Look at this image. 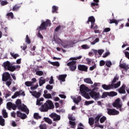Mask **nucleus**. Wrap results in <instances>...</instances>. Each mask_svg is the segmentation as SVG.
Masks as SVG:
<instances>
[{
	"label": "nucleus",
	"instance_id": "obj_59",
	"mask_svg": "<svg viewBox=\"0 0 129 129\" xmlns=\"http://www.w3.org/2000/svg\"><path fill=\"white\" fill-rule=\"evenodd\" d=\"M49 84H53L54 83V79H53V76L50 77V79L49 81Z\"/></svg>",
	"mask_w": 129,
	"mask_h": 129
},
{
	"label": "nucleus",
	"instance_id": "obj_49",
	"mask_svg": "<svg viewBox=\"0 0 129 129\" xmlns=\"http://www.w3.org/2000/svg\"><path fill=\"white\" fill-rule=\"evenodd\" d=\"M25 42L27 44H31V40L30 39V38L29 37V35H26Z\"/></svg>",
	"mask_w": 129,
	"mask_h": 129
},
{
	"label": "nucleus",
	"instance_id": "obj_15",
	"mask_svg": "<svg viewBox=\"0 0 129 129\" xmlns=\"http://www.w3.org/2000/svg\"><path fill=\"white\" fill-rule=\"evenodd\" d=\"M94 3L91 4V7L94 10L95 9H98L99 8L98 3H99V0H94Z\"/></svg>",
	"mask_w": 129,
	"mask_h": 129
},
{
	"label": "nucleus",
	"instance_id": "obj_13",
	"mask_svg": "<svg viewBox=\"0 0 129 129\" xmlns=\"http://www.w3.org/2000/svg\"><path fill=\"white\" fill-rule=\"evenodd\" d=\"M18 109H20L21 111H24L25 113H26V114H29L30 112V110H29L27 106L24 104L22 106L21 105V106H20V107H19Z\"/></svg>",
	"mask_w": 129,
	"mask_h": 129
},
{
	"label": "nucleus",
	"instance_id": "obj_7",
	"mask_svg": "<svg viewBox=\"0 0 129 129\" xmlns=\"http://www.w3.org/2000/svg\"><path fill=\"white\" fill-rule=\"evenodd\" d=\"M107 113L109 115H117L119 114V111L116 110L115 109L107 108Z\"/></svg>",
	"mask_w": 129,
	"mask_h": 129
},
{
	"label": "nucleus",
	"instance_id": "obj_41",
	"mask_svg": "<svg viewBox=\"0 0 129 129\" xmlns=\"http://www.w3.org/2000/svg\"><path fill=\"white\" fill-rule=\"evenodd\" d=\"M116 95H117V93L114 92V91H112L110 92H109V96H111V97H113V96H116Z\"/></svg>",
	"mask_w": 129,
	"mask_h": 129
},
{
	"label": "nucleus",
	"instance_id": "obj_47",
	"mask_svg": "<svg viewBox=\"0 0 129 129\" xmlns=\"http://www.w3.org/2000/svg\"><path fill=\"white\" fill-rule=\"evenodd\" d=\"M120 86V81L118 82L117 83L113 85V88H117Z\"/></svg>",
	"mask_w": 129,
	"mask_h": 129
},
{
	"label": "nucleus",
	"instance_id": "obj_61",
	"mask_svg": "<svg viewBox=\"0 0 129 129\" xmlns=\"http://www.w3.org/2000/svg\"><path fill=\"white\" fill-rule=\"evenodd\" d=\"M82 49H89V46H88V45H86V44H84L83 45H82Z\"/></svg>",
	"mask_w": 129,
	"mask_h": 129
},
{
	"label": "nucleus",
	"instance_id": "obj_55",
	"mask_svg": "<svg viewBox=\"0 0 129 129\" xmlns=\"http://www.w3.org/2000/svg\"><path fill=\"white\" fill-rule=\"evenodd\" d=\"M0 3H1V6H6V5H8V4H9V2H8L7 1H2Z\"/></svg>",
	"mask_w": 129,
	"mask_h": 129
},
{
	"label": "nucleus",
	"instance_id": "obj_23",
	"mask_svg": "<svg viewBox=\"0 0 129 129\" xmlns=\"http://www.w3.org/2000/svg\"><path fill=\"white\" fill-rule=\"evenodd\" d=\"M45 83H46V80L43 77H41L39 81V86H42V85L45 84Z\"/></svg>",
	"mask_w": 129,
	"mask_h": 129
},
{
	"label": "nucleus",
	"instance_id": "obj_36",
	"mask_svg": "<svg viewBox=\"0 0 129 129\" xmlns=\"http://www.w3.org/2000/svg\"><path fill=\"white\" fill-rule=\"evenodd\" d=\"M89 123L90 125H93L94 124V118L93 117L89 118Z\"/></svg>",
	"mask_w": 129,
	"mask_h": 129
},
{
	"label": "nucleus",
	"instance_id": "obj_35",
	"mask_svg": "<svg viewBox=\"0 0 129 129\" xmlns=\"http://www.w3.org/2000/svg\"><path fill=\"white\" fill-rule=\"evenodd\" d=\"M10 55L12 57H13L14 59H17L18 57H20V54L18 53H14L13 52H10Z\"/></svg>",
	"mask_w": 129,
	"mask_h": 129
},
{
	"label": "nucleus",
	"instance_id": "obj_17",
	"mask_svg": "<svg viewBox=\"0 0 129 129\" xmlns=\"http://www.w3.org/2000/svg\"><path fill=\"white\" fill-rule=\"evenodd\" d=\"M17 117H20L21 119H25L27 117V115L25 113H22L20 111H17Z\"/></svg>",
	"mask_w": 129,
	"mask_h": 129
},
{
	"label": "nucleus",
	"instance_id": "obj_14",
	"mask_svg": "<svg viewBox=\"0 0 129 129\" xmlns=\"http://www.w3.org/2000/svg\"><path fill=\"white\" fill-rule=\"evenodd\" d=\"M78 69L80 71H84L85 72H87L88 68L86 66L83 64H79L78 66Z\"/></svg>",
	"mask_w": 129,
	"mask_h": 129
},
{
	"label": "nucleus",
	"instance_id": "obj_37",
	"mask_svg": "<svg viewBox=\"0 0 129 129\" xmlns=\"http://www.w3.org/2000/svg\"><path fill=\"white\" fill-rule=\"evenodd\" d=\"M0 125H2V126L5 125V119L3 118L2 116H0Z\"/></svg>",
	"mask_w": 129,
	"mask_h": 129
},
{
	"label": "nucleus",
	"instance_id": "obj_50",
	"mask_svg": "<svg viewBox=\"0 0 129 129\" xmlns=\"http://www.w3.org/2000/svg\"><path fill=\"white\" fill-rule=\"evenodd\" d=\"M112 65V63L111 62V61L108 60L106 62V66L108 68H110V66Z\"/></svg>",
	"mask_w": 129,
	"mask_h": 129
},
{
	"label": "nucleus",
	"instance_id": "obj_24",
	"mask_svg": "<svg viewBox=\"0 0 129 129\" xmlns=\"http://www.w3.org/2000/svg\"><path fill=\"white\" fill-rule=\"evenodd\" d=\"M74 102L76 104H78L80 101H81V96H79L77 97V98H75L73 99Z\"/></svg>",
	"mask_w": 129,
	"mask_h": 129
},
{
	"label": "nucleus",
	"instance_id": "obj_8",
	"mask_svg": "<svg viewBox=\"0 0 129 129\" xmlns=\"http://www.w3.org/2000/svg\"><path fill=\"white\" fill-rule=\"evenodd\" d=\"M12 79V77H11V75L8 72H5L3 74L2 76V81L4 82H7L8 80H10Z\"/></svg>",
	"mask_w": 129,
	"mask_h": 129
},
{
	"label": "nucleus",
	"instance_id": "obj_9",
	"mask_svg": "<svg viewBox=\"0 0 129 129\" xmlns=\"http://www.w3.org/2000/svg\"><path fill=\"white\" fill-rule=\"evenodd\" d=\"M91 23V29H93V27H94V25H95V18L93 16H90L88 18V20L87 21V24H89Z\"/></svg>",
	"mask_w": 129,
	"mask_h": 129
},
{
	"label": "nucleus",
	"instance_id": "obj_53",
	"mask_svg": "<svg viewBox=\"0 0 129 129\" xmlns=\"http://www.w3.org/2000/svg\"><path fill=\"white\" fill-rule=\"evenodd\" d=\"M98 42H99V38H97L94 41L92 42L91 44V45H95V44H96V43H98Z\"/></svg>",
	"mask_w": 129,
	"mask_h": 129
},
{
	"label": "nucleus",
	"instance_id": "obj_4",
	"mask_svg": "<svg viewBox=\"0 0 129 129\" xmlns=\"http://www.w3.org/2000/svg\"><path fill=\"white\" fill-rule=\"evenodd\" d=\"M50 26H51V21L47 19L45 22L41 23L40 27L37 28V30L39 29L40 31H43V30H46V29H47V27Z\"/></svg>",
	"mask_w": 129,
	"mask_h": 129
},
{
	"label": "nucleus",
	"instance_id": "obj_38",
	"mask_svg": "<svg viewBox=\"0 0 129 129\" xmlns=\"http://www.w3.org/2000/svg\"><path fill=\"white\" fill-rule=\"evenodd\" d=\"M44 121H45L46 122H47V123H49V124H52V120H51V119L48 117H44Z\"/></svg>",
	"mask_w": 129,
	"mask_h": 129
},
{
	"label": "nucleus",
	"instance_id": "obj_40",
	"mask_svg": "<svg viewBox=\"0 0 129 129\" xmlns=\"http://www.w3.org/2000/svg\"><path fill=\"white\" fill-rule=\"evenodd\" d=\"M25 84L27 87H30V86H33V82L31 81H27L25 83Z\"/></svg>",
	"mask_w": 129,
	"mask_h": 129
},
{
	"label": "nucleus",
	"instance_id": "obj_5",
	"mask_svg": "<svg viewBox=\"0 0 129 129\" xmlns=\"http://www.w3.org/2000/svg\"><path fill=\"white\" fill-rule=\"evenodd\" d=\"M67 66H69L70 68V70L71 71H75L76 68H77V66H76V61H72L67 63Z\"/></svg>",
	"mask_w": 129,
	"mask_h": 129
},
{
	"label": "nucleus",
	"instance_id": "obj_51",
	"mask_svg": "<svg viewBox=\"0 0 129 129\" xmlns=\"http://www.w3.org/2000/svg\"><path fill=\"white\" fill-rule=\"evenodd\" d=\"M45 88L47 89V90H52V89H53V86L48 84L46 86Z\"/></svg>",
	"mask_w": 129,
	"mask_h": 129
},
{
	"label": "nucleus",
	"instance_id": "obj_27",
	"mask_svg": "<svg viewBox=\"0 0 129 129\" xmlns=\"http://www.w3.org/2000/svg\"><path fill=\"white\" fill-rule=\"evenodd\" d=\"M6 17H7V19H14V13H13V12H10L6 14Z\"/></svg>",
	"mask_w": 129,
	"mask_h": 129
},
{
	"label": "nucleus",
	"instance_id": "obj_28",
	"mask_svg": "<svg viewBox=\"0 0 129 129\" xmlns=\"http://www.w3.org/2000/svg\"><path fill=\"white\" fill-rule=\"evenodd\" d=\"M34 119H41L42 117L39 115V113H34L33 114Z\"/></svg>",
	"mask_w": 129,
	"mask_h": 129
},
{
	"label": "nucleus",
	"instance_id": "obj_11",
	"mask_svg": "<svg viewBox=\"0 0 129 129\" xmlns=\"http://www.w3.org/2000/svg\"><path fill=\"white\" fill-rule=\"evenodd\" d=\"M80 91L82 94H83L86 92H88L89 91V89L88 87L85 86V85L82 84L80 87Z\"/></svg>",
	"mask_w": 129,
	"mask_h": 129
},
{
	"label": "nucleus",
	"instance_id": "obj_62",
	"mask_svg": "<svg viewBox=\"0 0 129 129\" xmlns=\"http://www.w3.org/2000/svg\"><path fill=\"white\" fill-rule=\"evenodd\" d=\"M7 107H9V108H12V106H13V103L9 102L8 103H7Z\"/></svg>",
	"mask_w": 129,
	"mask_h": 129
},
{
	"label": "nucleus",
	"instance_id": "obj_54",
	"mask_svg": "<svg viewBox=\"0 0 129 129\" xmlns=\"http://www.w3.org/2000/svg\"><path fill=\"white\" fill-rule=\"evenodd\" d=\"M40 129H47V125L45 124H41L39 126Z\"/></svg>",
	"mask_w": 129,
	"mask_h": 129
},
{
	"label": "nucleus",
	"instance_id": "obj_31",
	"mask_svg": "<svg viewBox=\"0 0 129 129\" xmlns=\"http://www.w3.org/2000/svg\"><path fill=\"white\" fill-rule=\"evenodd\" d=\"M20 8H21L20 6H19L18 5H16L13 8L12 11H13V12H17V11H19Z\"/></svg>",
	"mask_w": 129,
	"mask_h": 129
},
{
	"label": "nucleus",
	"instance_id": "obj_21",
	"mask_svg": "<svg viewBox=\"0 0 129 129\" xmlns=\"http://www.w3.org/2000/svg\"><path fill=\"white\" fill-rule=\"evenodd\" d=\"M30 93H31L33 96H34L36 98H39V97L41 96V93H37V91L30 92Z\"/></svg>",
	"mask_w": 129,
	"mask_h": 129
},
{
	"label": "nucleus",
	"instance_id": "obj_48",
	"mask_svg": "<svg viewBox=\"0 0 129 129\" xmlns=\"http://www.w3.org/2000/svg\"><path fill=\"white\" fill-rule=\"evenodd\" d=\"M9 80V81H7L6 82V85H7V86H8V87H10V86H11V85H12V82H13V79H10Z\"/></svg>",
	"mask_w": 129,
	"mask_h": 129
},
{
	"label": "nucleus",
	"instance_id": "obj_29",
	"mask_svg": "<svg viewBox=\"0 0 129 129\" xmlns=\"http://www.w3.org/2000/svg\"><path fill=\"white\" fill-rule=\"evenodd\" d=\"M84 82L88 83V84H93V82L91 80L90 78H86L84 80Z\"/></svg>",
	"mask_w": 129,
	"mask_h": 129
},
{
	"label": "nucleus",
	"instance_id": "obj_45",
	"mask_svg": "<svg viewBox=\"0 0 129 129\" xmlns=\"http://www.w3.org/2000/svg\"><path fill=\"white\" fill-rule=\"evenodd\" d=\"M82 58V56L80 55L79 56H78L77 57H71L70 58V60H79Z\"/></svg>",
	"mask_w": 129,
	"mask_h": 129
},
{
	"label": "nucleus",
	"instance_id": "obj_39",
	"mask_svg": "<svg viewBox=\"0 0 129 129\" xmlns=\"http://www.w3.org/2000/svg\"><path fill=\"white\" fill-rule=\"evenodd\" d=\"M109 24H115V25H118V21L115 19H110Z\"/></svg>",
	"mask_w": 129,
	"mask_h": 129
},
{
	"label": "nucleus",
	"instance_id": "obj_42",
	"mask_svg": "<svg viewBox=\"0 0 129 129\" xmlns=\"http://www.w3.org/2000/svg\"><path fill=\"white\" fill-rule=\"evenodd\" d=\"M105 120H106V117L105 116H103L102 117L100 118V123H103Z\"/></svg>",
	"mask_w": 129,
	"mask_h": 129
},
{
	"label": "nucleus",
	"instance_id": "obj_20",
	"mask_svg": "<svg viewBox=\"0 0 129 129\" xmlns=\"http://www.w3.org/2000/svg\"><path fill=\"white\" fill-rule=\"evenodd\" d=\"M120 68H121L122 69H124L126 71H127L129 69L128 65L126 64L125 63H121L119 64Z\"/></svg>",
	"mask_w": 129,
	"mask_h": 129
},
{
	"label": "nucleus",
	"instance_id": "obj_64",
	"mask_svg": "<svg viewBox=\"0 0 129 129\" xmlns=\"http://www.w3.org/2000/svg\"><path fill=\"white\" fill-rule=\"evenodd\" d=\"M78 127L77 128V129H84L83 127H80V126H83V124H82V123H79V124L78 125Z\"/></svg>",
	"mask_w": 129,
	"mask_h": 129
},
{
	"label": "nucleus",
	"instance_id": "obj_56",
	"mask_svg": "<svg viewBox=\"0 0 129 129\" xmlns=\"http://www.w3.org/2000/svg\"><path fill=\"white\" fill-rule=\"evenodd\" d=\"M99 65L101 67L104 66L105 65V61L103 60H101L99 62Z\"/></svg>",
	"mask_w": 129,
	"mask_h": 129
},
{
	"label": "nucleus",
	"instance_id": "obj_34",
	"mask_svg": "<svg viewBox=\"0 0 129 129\" xmlns=\"http://www.w3.org/2000/svg\"><path fill=\"white\" fill-rule=\"evenodd\" d=\"M58 11V7H57L56 6H52V14H54V13H58V12H57Z\"/></svg>",
	"mask_w": 129,
	"mask_h": 129
},
{
	"label": "nucleus",
	"instance_id": "obj_52",
	"mask_svg": "<svg viewBox=\"0 0 129 129\" xmlns=\"http://www.w3.org/2000/svg\"><path fill=\"white\" fill-rule=\"evenodd\" d=\"M92 103H94V101L91 100V101H86L85 102L86 105H89V104H92Z\"/></svg>",
	"mask_w": 129,
	"mask_h": 129
},
{
	"label": "nucleus",
	"instance_id": "obj_26",
	"mask_svg": "<svg viewBox=\"0 0 129 129\" xmlns=\"http://www.w3.org/2000/svg\"><path fill=\"white\" fill-rule=\"evenodd\" d=\"M48 62L49 63V64L53 65V66H56V67H59V66H60V63H59V62L58 61L52 62L48 60Z\"/></svg>",
	"mask_w": 129,
	"mask_h": 129
},
{
	"label": "nucleus",
	"instance_id": "obj_60",
	"mask_svg": "<svg viewBox=\"0 0 129 129\" xmlns=\"http://www.w3.org/2000/svg\"><path fill=\"white\" fill-rule=\"evenodd\" d=\"M103 52H104V50L103 49H99L98 50V53L99 55H102V54L103 53Z\"/></svg>",
	"mask_w": 129,
	"mask_h": 129
},
{
	"label": "nucleus",
	"instance_id": "obj_2",
	"mask_svg": "<svg viewBox=\"0 0 129 129\" xmlns=\"http://www.w3.org/2000/svg\"><path fill=\"white\" fill-rule=\"evenodd\" d=\"M54 107V106L53 102L50 100H48L46 103L41 106V111L42 112H46V111H48V109H53Z\"/></svg>",
	"mask_w": 129,
	"mask_h": 129
},
{
	"label": "nucleus",
	"instance_id": "obj_1",
	"mask_svg": "<svg viewBox=\"0 0 129 129\" xmlns=\"http://www.w3.org/2000/svg\"><path fill=\"white\" fill-rule=\"evenodd\" d=\"M2 67L6 70H8L9 71H11V72H14V71H16L17 69H20L21 68V66L17 65V66H13V64L11 63L9 61H7L4 62L2 64Z\"/></svg>",
	"mask_w": 129,
	"mask_h": 129
},
{
	"label": "nucleus",
	"instance_id": "obj_46",
	"mask_svg": "<svg viewBox=\"0 0 129 129\" xmlns=\"http://www.w3.org/2000/svg\"><path fill=\"white\" fill-rule=\"evenodd\" d=\"M82 95L87 99H90V96H89V94H88V93H87V92H86L84 94H82Z\"/></svg>",
	"mask_w": 129,
	"mask_h": 129
},
{
	"label": "nucleus",
	"instance_id": "obj_22",
	"mask_svg": "<svg viewBox=\"0 0 129 129\" xmlns=\"http://www.w3.org/2000/svg\"><path fill=\"white\" fill-rule=\"evenodd\" d=\"M67 77V75H60L58 76V80L60 81H62V82H64L65 81V79Z\"/></svg>",
	"mask_w": 129,
	"mask_h": 129
},
{
	"label": "nucleus",
	"instance_id": "obj_12",
	"mask_svg": "<svg viewBox=\"0 0 129 129\" xmlns=\"http://www.w3.org/2000/svg\"><path fill=\"white\" fill-rule=\"evenodd\" d=\"M22 90H20L19 91L16 92L14 95L12 96V98L13 99H15V98H17L18 96H20V95H22V96H25L26 94H25V92H22Z\"/></svg>",
	"mask_w": 129,
	"mask_h": 129
},
{
	"label": "nucleus",
	"instance_id": "obj_10",
	"mask_svg": "<svg viewBox=\"0 0 129 129\" xmlns=\"http://www.w3.org/2000/svg\"><path fill=\"white\" fill-rule=\"evenodd\" d=\"M49 116L51 118L53 119V121H57L61 119V116L57 114L56 113H52Z\"/></svg>",
	"mask_w": 129,
	"mask_h": 129
},
{
	"label": "nucleus",
	"instance_id": "obj_30",
	"mask_svg": "<svg viewBox=\"0 0 129 129\" xmlns=\"http://www.w3.org/2000/svg\"><path fill=\"white\" fill-rule=\"evenodd\" d=\"M107 96H109V92H105L103 93L102 96L100 97L101 98H106Z\"/></svg>",
	"mask_w": 129,
	"mask_h": 129
},
{
	"label": "nucleus",
	"instance_id": "obj_44",
	"mask_svg": "<svg viewBox=\"0 0 129 129\" xmlns=\"http://www.w3.org/2000/svg\"><path fill=\"white\" fill-rule=\"evenodd\" d=\"M36 74L38 76H42L44 75V73L42 71H38L36 72Z\"/></svg>",
	"mask_w": 129,
	"mask_h": 129
},
{
	"label": "nucleus",
	"instance_id": "obj_57",
	"mask_svg": "<svg viewBox=\"0 0 129 129\" xmlns=\"http://www.w3.org/2000/svg\"><path fill=\"white\" fill-rule=\"evenodd\" d=\"M11 92L8 91L5 94V98H8V97H10L11 96Z\"/></svg>",
	"mask_w": 129,
	"mask_h": 129
},
{
	"label": "nucleus",
	"instance_id": "obj_16",
	"mask_svg": "<svg viewBox=\"0 0 129 129\" xmlns=\"http://www.w3.org/2000/svg\"><path fill=\"white\" fill-rule=\"evenodd\" d=\"M102 87L103 89H104L105 90H109L110 89H113V85L110 84V85H105L103 84L102 85Z\"/></svg>",
	"mask_w": 129,
	"mask_h": 129
},
{
	"label": "nucleus",
	"instance_id": "obj_43",
	"mask_svg": "<svg viewBox=\"0 0 129 129\" xmlns=\"http://www.w3.org/2000/svg\"><path fill=\"white\" fill-rule=\"evenodd\" d=\"M43 96L44 98H47V99H49L50 98H52V95L51 94H43Z\"/></svg>",
	"mask_w": 129,
	"mask_h": 129
},
{
	"label": "nucleus",
	"instance_id": "obj_18",
	"mask_svg": "<svg viewBox=\"0 0 129 129\" xmlns=\"http://www.w3.org/2000/svg\"><path fill=\"white\" fill-rule=\"evenodd\" d=\"M100 117H101V115H98L95 117V126H98L99 124V120H100Z\"/></svg>",
	"mask_w": 129,
	"mask_h": 129
},
{
	"label": "nucleus",
	"instance_id": "obj_32",
	"mask_svg": "<svg viewBox=\"0 0 129 129\" xmlns=\"http://www.w3.org/2000/svg\"><path fill=\"white\" fill-rule=\"evenodd\" d=\"M118 79H119V77L117 76V75H116L114 79H113V80L111 81V84L113 85V84H114V83H115V82H116V81H117V80H118Z\"/></svg>",
	"mask_w": 129,
	"mask_h": 129
},
{
	"label": "nucleus",
	"instance_id": "obj_6",
	"mask_svg": "<svg viewBox=\"0 0 129 129\" xmlns=\"http://www.w3.org/2000/svg\"><path fill=\"white\" fill-rule=\"evenodd\" d=\"M112 106L113 107H116L117 109L118 108H121L122 104H120V99L119 98H117L114 102L113 103Z\"/></svg>",
	"mask_w": 129,
	"mask_h": 129
},
{
	"label": "nucleus",
	"instance_id": "obj_25",
	"mask_svg": "<svg viewBox=\"0 0 129 129\" xmlns=\"http://www.w3.org/2000/svg\"><path fill=\"white\" fill-rule=\"evenodd\" d=\"M2 115H3V117H4V118H8V117H9L7 110L5 109H3L2 110Z\"/></svg>",
	"mask_w": 129,
	"mask_h": 129
},
{
	"label": "nucleus",
	"instance_id": "obj_63",
	"mask_svg": "<svg viewBox=\"0 0 129 129\" xmlns=\"http://www.w3.org/2000/svg\"><path fill=\"white\" fill-rule=\"evenodd\" d=\"M86 61H87V64H88L89 65H90V64H91V62H92V60L91 59H89L88 58H87L86 59Z\"/></svg>",
	"mask_w": 129,
	"mask_h": 129
},
{
	"label": "nucleus",
	"instance_id": "obj_19",
	"mask_svg": "<svg viewBox=\"0 0 129 129\" xmlns=\"http://www.w3.org/2000/svg\"><path fill=\"white\" fill-rule=\"evenodd\" d=\"M119 93L121 94H124L125 93V85L123 84L122 86L119 89Z\"/></svg>",
	"mask_w": 129,
	"mask_h": 129
},
{
	"label": "nucleus",
	"instance_id": "obj_33",
	"mask_svg": "<svg viewBox=\"0 0 129 129\" xmlns=\"http://www.w3.org/2000/svg\"><path fill=\"white\" fill-rule=\"evenodd\" d=\"M16 104L17 106V108H19L21 106H22V101L20 99H17L16 101Z\"/></svg>",
	"mask_w": 129,
	"mask_h": 129
},
{
	"label": "nucleus",
	"instance_id": "obj_58",
	"mask_svg": "<svg viewBox=\"0 0 129 129\" xmlns=\"http://www.w3.org/2000/svg\"><path fill=\"white\" fill-rule=\"evenodd\" d=\"M68 118L70 120H72V121H75L76 120V119L72 115L69 116Z\"/></svg>",
	"mask_w": 129,
	"mask_h": 129
},
{
	"label": "nucleus",
	"instance_id": "obj_3",
	"mask_svg": "<svg viewBox=\"0 0 129 129\" xmlns=\"http://www.w3.org/2000/svg\"><path fill=\"white\" fill-rule=\"evenodd\" d=\"M98 88H94L92 91L90 92V95L92 98H94L95 100H98L100 97V93L97 92Z\"/></svg>",
	"mask_w": 129,
	"mask_h": 129
}]
</instances>
